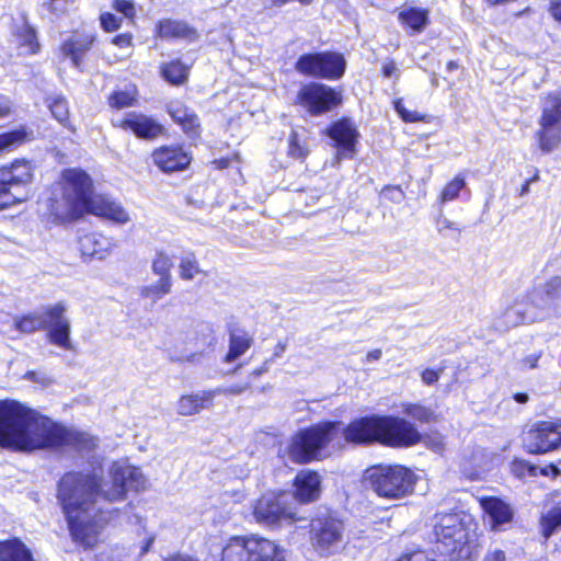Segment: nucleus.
I'll return each mask as SVG.
<instances>
[{
  "mask_svg": "<svg viewBox=\"0 0 561 561\" xmlns=\"http://www.w3.org/2000/svg\"><path fill=\"white\" fill-rule=\"evenodd\" d=\"M110 482L102 483L96 473L68 472L58 485V499L73 540L93 547L105 519L96 507L100 495L110 502L123 501L127 490H144L147 480L141 470L127 461H116L110 469Z\"/></svg>",
  "mask_w": 561,
  "mask_h": 561,
  "instance_id": "1",
  "label": "nucleus"
},
{
  "mask_svg": "<svg viewBox=\"0 0 561 561\" xmlns=\"http://www.w3.org/2000/svg\"><path fill=\"white\" fill-rule=\"evenodd\" d=\"M341 434L350 443H380L390 447L412 446L421 439L414 425L404 419L370 415L356 419L346 427L340 422H323L300 431L291 439L289 457L297 463L310 462Z\"/></svg>",
  "mask_w": 561,
  "mask_h": 561,
  "instance_id": "2",
  "label": "nucleus"
},
{
  "mask_svg": "<svg viewBox=\"0 0 561 561\" xmlns=\"http://www.w3.org/2000/svg\"><path fill=\"white\" fill-rule=\"evenodd\" d=\"M0 446L20 451L58 449L66 446L90 450L96 439L69 430L13 400L0 402Z\"/></svg>",
  "mask_w": 561,
  "mask_h": 561,
  "instance_id": "3",
  "label": "nucleus"
},
{
  "mask_svg": "<svg viewBox=\"0 0 561 561\" xmlns=\"http://www.w3.org/2000/svg\"><path fill=\"white\" fill-rule=\"evenodd\" d=\"M60 199L50 201L49 210L56 220L66 222L85 214L107 219L118 225L130 221L129 213L117 201L93 192L91 178L80 169H66L60 181Z\"/></svg>",
  "mask_w": 561,
  "mask_h": 561,
  "instance_id": "4",
  "label": "nucleus"
},
{
  "mask_svg": "<svg viewBox=\"0 0 561 561\" xmlns=\"http://www.w3.org/2000/svg\"><path fill=\"white\" fill-rule=\"evenodd\" d=\"M369 488L380 497L400 500L411 494L416 482L415 474L399 465L376 466L366 470Z\"/></svg>",
  "mask_w": 561,
  "mask_h": 561,
  "instance_id": "5",
  "label": "nucleus"
},
{
  "mask_svg": "<svg viewBox=\"0 0 561 561\" xmlns=\"http://www.w3.org/2000/svg\"><path fill=\"white\" fill-rule=\"evenodd\" d=\"M221 561H286V551L260 536H234L222 548Z\"/></svg>",
  "mask_w": 561,
  "mask_h": 561,
  "instance_id": "6",
  "label": "nucleus"
},
{
  "mask_svg": "<svg viewBox=\"0 0 561 561\" xmlns=\"http://www.w3.org/2000/svg\"><path fill=\"white\" fill-rule=\"evenodd\" d=\"M561 293V277L553 276L542 285L537 286L529 294L530 307L525 308L517 304L506 313L507 321L512 324L535 322L545 318L546 312L554 307Z\"/></svg>",
  "mask_w": 561,
  "mask_h": 561,
  "instance_id": "7",
  "label": "nucleus"
},
{
  "mask_svg": "<svg viewBox=\"0 0 561 561\" xmlns=\"http://www.w3.org/2000/svg\"><path fill=\"white\" fill-rule=\"evenodd\" d=\"M345 543L344 523L331 513L317 515L310 522V545L313 552L328 558L342 550Z\"/></svg>",
  "mask_w": 561,
  "mask_h": 561,
  "instance_id": "8",
  "label": "nucleus"
},
{
  "mask_svg": "<svg viewBox=\"0 0 561 561\" xmlns=\"http://www.w3.org/2000/svg\"><path fill=\"white\" fill-rule=\"evenodd\" d=\"M32 179V167L27 161L16 160L0 168V209L26 201Z\"/></svg>",
  "mask_w": 561,
  "mask_h": 561,
  "instance_id": "9",
  "label": "nucleus"
},
{
  "mask_svg": "<svg viewBox=\"0 0 561 561\" xmlns=\"http://www.w3.org/2000/svg\"><path fill=\"white\" fill-rule=\"evenodd\" d=\"M434 534L437 542L442 545V553L456 558H465L470 554L469 534L458 514L438 515L434 525Z\"/></svg>",
  "mask_w": 561,
  "mask_h": 561,
  "instance_id": "10",
  "label": "nucleus"
},
{
  "mask_svg": "<svg viewBox=\"0 0 561 561\" xmlns=\"http://www.w3.org/2000/svg\"><path fill=\"white\" fill-rule=\"evenodd\" d=\"M345 68V58L334 51L304 54L295 64V69L299 73L327 80L340 79L344 75Z\"/></svg>",
  "mask_w": 561,
  "mask_h": 561,
  "instance_id": "11",
  "label": "nucleus"
},
{
  "mask_svg": "<svg viewBox=\"0 0 561 561\" xmlns=\"http://www.w3.org/2000/svg\"><path fill=\"white\" fill-rule=\"evenodd\" d=\"M252 515L256 523L264 526L291 524L299 519L288 502V495L284 493L262 495L253 504Z\"/></svg>",
  "mask_w": 561,
  "mask_h": 561,
  "instance_id": "12",
  "label": "nucleus"
},
{
  "mask_svg": "<svg viewBox=\"0 0 561 561\" xmlns=\"http://www.w3.org/2000/svg\"><path fill=\"white\" fill-rule=\"evenodd\" d=\"M524 445L529 454L545 455L561 449V419L539 421L526 433Z\"/></svg>",
  "mask_w": 561,
  "mask_h": 561,
  "instance_id": "13",
  "label": "nucleus"
},
{
  "mask_svg": "<svg viewBox=\"0 0 561 561\" xmlns=\"http://www.w3.org/2000/svg\"><path fill=\"white\" fill-rule=\"evenodd\" d=\"M340 102L341 96L333 88L317 82L302 84L296 98V103L313 116L331 111Z\"/></svg>",
  "mask_w": 561,
  "mask_h": 561,
  "instance_id": "14",
  "label": "nucleus"
},
{
  "mask_svg": "<svg viewBox=\"0 0 561 561\" xmlns=\"http://www.w3.org/2000/svg\"><path fill=\"white\" fill-rule=\"evenodd\" d=\"M67 307L62 302L47 306V340L62 350H73L70 340V320L65 316Z\"/></svg>",
  "mask_w": 561,
  "mask_h": 561,
  "instance_id": "15",
  "label": "nucleus"
},
{
  "mask_svg": "<svg viewBox=\"0 0 561 561\" xmlns=\"http://www.w3.org/2000/svg\"><path fill=\"white\" fill-rule=\"evenodd\" d=\"M95 41L91 32H76L66 38L61 45V53L69 58L73 67L80 69L85 54Z\"/></svg>",
  "mask_w": 561,
  "mask_h": 561,
  "instance_id": "16",
  "label": "nucleus"
},
{
  "mask_svg": "<svg viewBox=\"0 0 561 561\" xmlns=\"http://www.w3.org/2000/svg\"><path fill=\"white\" fill-rule=\"evenodd\" d=\"M114 125L124 130H130L140 138H154L162 131V127L157 122L136 112L126 114L124 118L115 121Z\"/></svg>",
  "mask_w": 561,
  "mask_h": 561,
  "instance_id": "17",
  "label": "nucleus"
},
{
  "mask_svg": "<svg viewBox=\"0 0 561 561\" xmlns=\"http://www.w3.org/2000/svg\"><path fill=\"white\" fill-rule=\"evenodd\" d=\"M156 165L164 172L180 171L188 167L191 156L182 147H161L152 154Z\"/></svg>",
  "mask_w": 561,
  "mask_h": 561,
  "instance_id": "18",
  "label": "nucleus"
},
{
  "mask_svg": "<svg viewBox=\"0 0 561 561\" xmlns=\"http://www.w3.org/2000/svg\"><path fill=\"white\" fill-rule=\"evenodd\" d=\"M329 136L336 144L339 156H351L355 148L357 130L353 122L350 119H341L334 123L329 131Z\"/></svg>",
  "mask_w": 561,
  "mask_h": 561,
  "instance_id": "19",
  "label": "nucleus"
},
{
  "mask_svg": "<svg viewBox=\"0 0 561 561\" xmlns=\"http://www.w3.org/2000/svg\"><path fill=\"white\" fill-rule=\"evenodd\" d=\"M115 248L113 239L101 233H87L79 238V249L87 257L103 260Z\"/></svg>",
  "mask_w": 561,
  "mask_h": 561,
  "instance_id": "20",
  "label": "nucleus"
},
{
  "mask_svg": "<svg viewBox=\"0 0 561 561\" xmlns=\"http://www.w3.org/2000/svg\"><path fill=\"white\" fill-rule=\"evenodd\" d=\"M320 476L311 470H301L295 479V499L300 503H309L319 499L321 489Z\"/></svg>",
  "mask_w": 561,
  "mask_h": 561,
  "instance_id": "21",
  "label": "nucleus"
},
{
  "mask_svg": "<svg viewBox=\"0 0 561 561\" xmlns=\"http://www.w3.org/2000/svg\"><path fill=\"white\" fill-rule=\"evenodd\" d=\"M216 391L202 390L191 394L182 396L176 403V411L180 415L191 416L213 405Z\"/></svg>",
  "mask_w": 561,
  "mask_h": 561,
  "instance_id": "22",
  "label": "nucleus"
},
{
  "mask_svg": "<svg viewBox=\"0 0 561 561\" xmlns=\"http://www.w3.org/2000/svg\"><path fill=\"white\" fill-rule=\"evenodd\" d=\"M159 37L164 39H184L193 42L197 38V32L186 22L180 20L165 19L159 21L156 26Z\"/></svg>",
  "mask_w": 561,
  "mask_h": 561,
  "instance_id": "23",
  "label": "nucleus"
},
{
  "mask_svg": "<svg viewBox=\"0 0 561 561\" xmlns=\"http://www.w3.org/2000/svg\"><path fill=\"white\" fill-rule=\"evenodd\" d=\"M480 505L489 515L494 530H497L501 525L511 522L513 518V511L510 505L497 497H482L480 499Z\"/></svg>",
  "mask_w": 561,
  "mask_h": 561,
  "instance_id": "24",
  "label": "nucleus"
},
{
  "mask_svg": "<svg viewBox=\"0 0 561 561\" xmlns=\"http://www.w3.org/2000/svg\"><path fill=\"white\" fill-rule=\"evenodd\" d=\"M543 153L553 151L561 144V125L539 119V129L535 134Z\"/></svg>",
  "mask_w": 561,
  "mask_h": 561,
  "instance_id": "25",
  "label": "nucleus"
},
{
  "mask_svg": "<svg viewBox=\"0 0 561 561\" xmlns=\"http://www.w3.org/2000/svg\"><path fill=\"white\" fill-rule=\"evenodd\" d=\"M168 112L172 119L182 126L186 134L195 135L199 127V121L196 114L187 108L180 101H173L168 105Z\"/></svg>",
  "mask_w": 561,
  "mask_h": 561,
  "instance_id": "26",
  "label": "nucleus"
},
{
  "mask_svg": "<svg viewBox=\"0 0 561 561\" xmlns=\"http://www.w3.org/2000/svg\"><path fill=\"white\" fill-rule=\"evenodd\" d=\"M48 327L47 307L42 311L14 318V328L21 333L31 334Z\"/></svg>",
  "mask_w": 561,
  "mask_h": 561,
  "instance_id": "27",
  "label": "nucleus"
},
{
  "mask_svg": "<svg viewBox=\"0 0 561 561\" xmlns=\"http://www.w3.org/2000/svg\"><path fill=\"white\" fill-rule=\"evenodd\" d=\"M252 336L241 330L233 329L230 331L229 351L225 357V362L231 363L242 356L252 345Z\"/></svg>",
  "mask_w": 561,
  "mask_h": 561,
  "instance_id": "28",
  "label": "nucleus"
},
{
  "mask_svg": "<svg viewBox=\"0 0 561 561\" xmlns=\"http://www.w3.org/2000/svg\"><path fill=\"white\" fill-rule=\"evenodd\" d=\"M0 561H34L31 551L16 539L0 541Z\"/></svg>",
  "mask_w": 561,
  "mask_h": 561,
  "instance_id": "29",
  "label": "nucleus"
},
{
  "mask_svg": "<svg viewBox=\"0 0 561 561\" xmlns=\"http://www.w3.org/2000/svg\"><path fill=\"white\" fill-rule=\"evenodd\" d=\"M400 21L414 32H422L428 22V11L421 8H405L399 14Z\"/></svg>",
  "mask_w": 561,
  "mask_h": 561,
  "instance_id": "30",
  "label": "nucleus"
},
{
  "mask_svg": "<svg viewBox=\"0 0 561 561\" xmlns=\"http://www.w3.org/2000/svg\"><path fill=\"white\" fill-rule=\"evenodd\" d=\"M540 118L561 125V92L548 93L541 102Z\"/></svg>",
  "mask_w": 561,
  "mask_h": 561,
  "instance_id": "31",
  "label": "nucleus"
},
{
  "mask_svg": "<svg viewBox=\"0 0 561 561\" xmlns=\"http://www.w3.org/2000/svg\"><path fill=\"white\" fill-rule=\"evenodd\" d=\"M172 280L168 277L159 278L157 282L146 285L140 289L144 298L150 299L152 302L158 301L171 291Z\"/></svg>",
  "mask_w": 561,
  "mask_h": 561,
  "instance_id": "32",
  "label": "nucleus"
},
{
  "mask_svg": "<svg viewBox=\"0 0 561 561\" xmlns=\"http://www.w3.org/2000/svg\"><path fill=\"white\" fill-rule=\"evenodd\" d=\"M180 277L184 280H192L202 273L198 261L194 253L186 252L180 259Z\"/></svg>",
  "mask_w": 561,
  "mask_h": 561,
  "instance_id": "33",
  "label": "nucleus"
},
{
  "mask_svg": "<svg viewBox=\"0 0 561 561\" xmlns=\"http://www.w3.org/2000/svg\"><path fill=\"white\" fill-rule=\"evenodd\" d=\"M162 76L173 84H181L187 77L188 69L179 60L167 64L161 69Z\"/></svg>",
  "mask_w": 561,
  "mask_h": 561,
  "instance_id": "34",
  "label": "nucleus"
},
{
  "mask_svg": "<svg viewBox=\"0 0 561 561\" xmlns=\"http://www.w3.org/2000/svg\"><path fill=\"white\" fill-rule=\"evenodd\" d=\"M561 527V504L554 506L541 517L542 535L546 539Z\"/></svg>",
  "mask_w": 561,
  "mask_h": 561,
  "instance_id": "35",
  "label": "nucleus"
},
{
  "mask_svg": "<svg viewBox=\"0 0 561 561\" xmlns=\"http://www.w3.org/2000/svg\"><path fill=\"white\" fill-rule=\"evenodd\" d=\"M173 266V255L167 251L157 252L152 260V271L160 278L168 277L171 279V268Z\"/></svg>",
  "mask_w": 561,
  "mask_h": 561,
  "instance_id": "36",
  "label": "nucleus"
},
{
  "mask_svg": "<svg viewBox=\"0 0 561 561\" xmlns=\"http://www.w3.org/2000/svg\"><path fill=\"white\" fill-rule=\"evenodd\" d=\"M136 100V92L134 88L115 91L111 94L108 103L111 107L122 110L125 107L133 106Z\"/></svg>",
  "mask_w": 561,
  "mask_h": 561,
  "instance_id": "37",
  "label": "nucleus"
},
{
  "mask_svg": "<svg viewBox=\"0 0 561 561\" xmlns=\"http://www.w3.org/2000/svg\"><path fill=\"white\" fill-rule=\"evenodd\" d=\"M465 176L458 174L455 176L446 186L443 188L439 199L442 203H447L456 199L459 196L460 191L465 187Z\"/></svg>",
  "mask_w": 561,
  "mask_h": 561,
  "instance_id": "38",
  "label": "nucleus"
},
{
  "mask_svg": "<svg viewBox=\"0 0 561 561\" xmlns=\"http://www.w3.org/2000/svg\"><path fill=\"white\" fill-rule=\"evenodd\" d=\"M53 116L64 126L68 124L69 110L66 100L61 96L47 100Z\"/></svg>",
  "mask_w": 561,
  "mask_h": 561,
  "instance_id": "39",
  "label": "nucleus"
},
{
  "mask_svg": "<svg viewBox=\"0 0 561 561\" xmlns=\"http://www.w3.org/2000/svg\"><path fill=\"white\" fill-rule=\"evenodd\" d=\"M19 37L24 53L36 54L38 51L39 45L36 39V34L31 26L24 25Z\"/></svg>",
  "mask_w": 561,
  "mask_h": 561,
  "instance_id": "40",
  "label": "nucleus"
},
{
  "mask_svg": "<svg viewBox=\"0 0 561 561\" xmlns=\"http://www.w3.org/2000/svg\"><path fill=\"white\" fill-rule=\"evenodd\" d=\"M404 413L421 423H428L434 420L433 410L421 404H407Z\"/></svg>",
  "mask_w": 561,
  "mask_h": 561,
  "instance_id": "41",
  "label": "nucleus"
},
{
  "mask_svg": "<svg viewBox=\"0 0 561 561\" xmlns=\"http://www.w3.org/2000/svg\"><path fill=\"white\" fill-rule=\"evenodd\" d=\"M288 154L295 159H305L308 149L299 139L298 133L293 130L289 137Z\"/></svg>",
  "mask_w": 561,
  "mask_h": 561,
  "instance_id": "42",
  "label": "nucleus"
},
{
  "mask_svg": "<svg viewBox=\"0 0 561 561\" xmlns=\"http://www.w3.org/2000/svg\"><path fill=\"white\" fill-rule=\"evenodd\" d=\"M511 468H512V472L518 478H524L527 476L536 477L538 474V470H539V468L537 466H534L526 460H519V459L514 460L512 462Z\"/></svg>",
  "mask_w": 561,
  "mask_h": 561,
  "instance_id": "43",
  "label": "nucleus"
},
{
  "mask_svg": "<svg viewBox=\"0 0 561 561\" xmlns=\"http://www.w3.org/2000/svg\"><path fill=\"white\" fill-rule=\"evenodd\" d=\"M25 137H26V134L23 130H13V131L1 134L0 135V151L22 144L24 141Z\"/></svg>",
  "mask_w": 561,
  "mask_h": 561,
  "instance_id": "44",
  "label": "nucleus"
},
{
  "mask_svg": "<svg viewBox=\"0 0 561 561\" xmlns=\"http://www.w3.org/2000/svg\"><path fill=\"white\" fill-rule=\"evenodd\" d=\"M394 108L400 117L408 123H415L424 121V116L420 114L417 111L408 110L402 100H397L394 102Z\"/></svg>",
  "mask_w": 561,
  "mask_h": 561,
  "instance_id": "45",
  "label": "nucleus"
},
{
  "mask_svg": "<svg viewBox=\"0 0 561 561\" xmlns=\"http://www.w3.org/2000/svg\"><path fill=\"white\" fill-rule=\"evenodd\" d=\"M436 228H437V231L444 237H451L453 233H456L457 236H459L460 231H461L456 222L450 221L449 219H447L445 217H440L437 219Z\"/></svg>",
  "mask_w": 561,
  "mask_h": 561,
  "instance_id": "46",
  "label": "nucleus"
},
{
  "mask_svg": "<svg viewBox=\"0 0 561 561\" xmlns=\"http://www.w3.org/2000/svg\"><path fill=\"white\" fill-rule=\"evenodd\" d=\"M100 21L104 31L113 32L119 28L122 19L116 18L110 12H105L101 14Z\"/></svg>",
  "mask_w": 561,
  "mask_h": 561,
  "instance_id": "47",
  "label": "nucleus"
},
{
  "mask_svg": "<svg viewBox=\"0 0 561 561\" xmlns=\"http://www.w3.org/2000/svg\"><path fill=\"white\" fill-rule=\"evenodd\" d=\"M113 7L116 11L123 13L125 18L130 19L135 15V8L130 1L115 0Z\"/></svg>",
  "mask_w": 561,
  "mask_h": 561,
  "instance_id": "48",
  "label": "nucleus"
},
{
  "mask_svg": "<svg viewBox=\"0 0 561 561\" xmlns=\"http://www.w3.org/2000/svg\"><path fill=\"white\" fill-rule=\"evenodd\" d=\"M24 378L42 386H47L50 383V378L46 374L39 371H27L24 375Z\"/></svg>",
  "mask_w": 561,
  "mask_h": 561,
  "instance_id": "49",
  "label": "nucleus"
},
{
  "mask_svg": "<svg viewBox=\"0 0 561 561\" xmlns=\"http://www.w3.org/2000/svg\"><path fill=\"white\" fill-rule=\"evenodd\" d=\"M440 373H442V370H434V369L427 368L422 371V375H421L422 381L427 386L434 385L435 382L438 381Z\"/></svg>",
  "mask_w": 561,
  "mask_h": 561,
  "instance_id": "50",
  "label": "nucleus"
},
{
  "mask_svg": "<svg viewBox=\"0 0 561 561\" xmlns=\"http://www.w3.org/2000/svg\"><path fill=\"white\" fill-rule=\"evenodd\" d=\"M72 2L73 0H50L49 10L55 13H64Z\"/></svg>",
  "mask_w": 561,
  "mask_h": 561,
  "instance_id": "51",
  "label": "nucleus"
},
{
  "mask_svg": "<svg viewBox=\"0 0 561 561\" xmlns=\"http://www.w3.org/2000/svg\"><path fill=\"white\" fill-rule=\"evenodd\" d=\"M247 388H248L247 385L245 386L236 385V386H231L228 388L210 389V391H216V396H218V394H240L244 390H247Z\"/></svg>",
  "mask_w": 561,
  "mask_h": 561,
  "instance_id": "52",
  "label": "nucleus"
},
{
  "mask_svg": "<svg viewBox=\"0 0 561 561\" xmlns=\"http://www.w3.org/2000/svg\"><path fill=\"white\" fill-rule=\"evenodd\" d=\"M482 561H506V554L501 549L489 550Z\"/></svg>",
  "mask_w": 561,
  "mask_h": 561,
  "instance_id": "53",
  "label": "nucleus"
},
{
  "mask_svg": "<svg viewBox=\"0 0 561 561\" xmlns=\"http://www.w3.org/2000/svg\"><path fill=\"white\" fill-rule=\"evenodd\" d=\"M112 43L119 48H128L131 46V35L119 34L112 39Z\"/></svg>",
  "mask_w": 561,
  "mask_h": 561,
  "instance_id": "54",
  "label": "nucleus"
},
{
  "mask_svg": "<svg viewBox=\"0 0 561 561\" xmlns=\"http://www.w3.org/2000/svg\"><path fill=\"white\" fill-rule=\"evenodd\" d=\"M540 357H541V352L533 353V354L526 356L523 359L522 364L524 367L536 368Z\"/></svg>",
  "mask_w": 561,
  "mask_h": 561,
  "instance_id": "55",
  "label": "nucleus"
},
{
  "mask_svg": "<svg viewBox=\"0 0 561 561\" xmlns=\"http://www.w3.org/2000/svg\"><path fill=\"white\" fill-rule=\"evenodd\" d=\"M538 471H540V474L546 477L552 476L553 478H556L561 474V470L553 463L539 468Z\"/></svg>",
  "mask_w": 561,
  "mask_h": 561,
  "instance_id": "56",
  "label": "nucleus"
},
{
  "mask_svg": "<svg viewBox=\"0 0 561 561\" xmlns=\"http://www.w3.org/2000/svg\"><path fill=\"white\" fill-rule=\"evenodd\" d=\"M549 11L557 21H561V0H551Z\"/></svg>",
  "mask_w": 561,
  "mask_h": 561,
  "instance_id": "57",
  "label": "nucleus"
},
{
  "mask_svg": "<svg viewBox=\"0 0 561 561\" xmlns=\"http://www.w3.org/2000/svg\"><path fill=\"white\" fill-rule=\"evenodd\" d=\"M11 102L5 96H0V117H4L10 113Z\"/></svg>",
  "mask_w": 561,
  "mask_h": 561,
  "instance_id": "58",
  "label": "nucleus"
},
{
  "mask_svg": "<svg viewBox=\"0 0 561 561\" xmlns=\"http://www.w3.org/2000/svg\"><path fill=\"white\" fill-rule=\"evenodd\" d=\"M397 66L393 61H389L382 67V73L385 77L390 78L397 72Z\"/></svg>",
  "mask_w": 561,
  "mask_h": 561,
  "instance_id": "59",
  "label": "nucleus"
},
{
  "mask_svg": "<svg viewBox=\"0 0 561 561\" xmlns=\"http://www.w3.org/2000/svg\"><path fill=\"white\" fill-rule=\"evenodd\" d=\"M226 494L231 497L233 502H241L245 499V493L242 490L226 491Z\"/></svg>",
  "mask_w": 561,
  "mask_h": 561,
  "instance_id": "60",
  "label": "nucleus"
},
{
  "mask_svg": "<svg viewBox=\"0 0 561 561\" xmlns=\"http://www.w3.org/2000/svg\"><path fill=\"white\" fill-rule=\"evenodd\" d=\"M388 192L391 193L390 198L394 202H400L403 197V192L399 187L388 188Z\"/></svg>",
  "mask_w": 561,
  "mask_h": 561,
  "instance_id": "61",
  "label": "nucleus"
},
{
  "mask_svg": "<svg viewBox=\"0 0 561 561\" xmlns=\"http://www.w3.org/2000/svg\"><path fill=\"white\" fill-rule=\"evenodd\" d=\"M286 351V343L279 341L274 348V357H279Z\"/></svg>",
  "mask_w": 561,
  "mask_h": 561,
  "instance_id": "62",
  "label": "nucleus"
},
{
  "mask_svg": "<svg viewBox=\"0 0 561 561\" xmlns=\"http://www.w3.org/2000/svg\"><path fill=\"white\" fill-rule=\"evenodd\" d=\"M381 357V351L380 350H373L368 352L366 359L367 362H374L378 360Z\"/></svg>",
  "mask_w": 561,
  "mask_h": 561,
  "instance_id": "63",
  "label": "nucleus"
},
{
  "mask_svg": "<svg viewBox=\"0 0 561 561\" xmlns=\"http://www.w3.org/2000/svg\"><path fill=\"white\" fill-rule=\"evenodd\" d=\"M268 370V360H266L262 367L256 368L253 370L252 375L254 376H261L262 374L266 373Z\"/></svg>",
  "mask_w": 561,
  "mask_h": 561,
  "instance_id": "64",
  "label": "nucleus"
}]
</instances>
